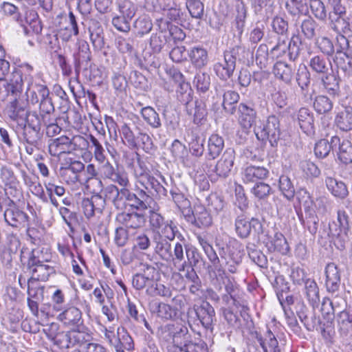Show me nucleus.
I'll return each instance as SVG.
<instances>
[{"label": "nucleus", "instance_id": "44", "mask_svg": "<svg viewBox=\"0 0 352 352\" xmlns=\"http://www.w3.org/2000/svg\"><path fill=\"white\" fill-rule=\"evenodd\" d=\"M140 114L146 123L152 129H156L162 126L160 116L152 107H142Z\"/></svg>", "mask_w": 352, "mask_h": 352}, {"label": "nucleus", "instance_id": "45", "mask_svg": "<svg viewBox=\"0 0 352 352\" xmlns=\"http://www.w3.org/2000/svg\"><path fill=\"white\" fill-rule=\"evenodd\" d=\"M224 147V140L218 134H212L208 141V154L212 160L217 157Z\"/></svg>", "mask_w": 352, "mask_h": 352}, {"label": "nucleus", "instance_id": "26", "mask_svg": "<svg viewBox=\"0 0 352 352\" xmlns=\"http://www.w3.org/2000/svg\"><path fill=\"white\" fill-rule=\"evenodd\" d=\"M58 324L52 323L47 334L49 339L52 340L54 344L60 349H67L71 347V341L69 339V331H57Z\"/></svg>", "mask_w": 352, "mask_h": 352}, {"label": "nucleus", "instance_id": "56", "mask_svg": "<svg viewBox=\"0 0 352 352\" xmlns=\"http://www.w3.org/2000/svg\"><path fill=\"white\" fill-rule=\"evenodd\" d=\"M313 107L317 113L324 114L332 110L333 104L327 96L320 95L315 98Z\"/></svg>", "mask_w": 352, "mask_h": 352}, {"label": "nucleus", "instance_id": "17", "mask_svg": "<svg viewBox=\"0 0 352 352\" xmlns=\"http://www.w3.org/2000/svg\"><path fill=\"white\" fill-rule=\"evenodd\" d=\"M116 221L126 228L138 229L144 226L146 217L144 214L133 212L131 213L120 212L116 215Z\"/></svg>", "mask_w": 352, "mask_h": 352}, {"label": "nucleus", "instance_id": "34", "mask_svg": "<svg viewBox=\"0 0 352 352\" xmlns=\"http://www.w3.org/2000/svg\"><path fill=\"white\" fill-rule=\"evenodd\" d=\"M273 73L276 78L289 85L293 79L294 69L291 65L283 61H278L274 65Z\"/></svg>", "mask_w": 352, "mask_h": 352}, {"label": "nucleus", "instance_id": "43", "mask_svg": "<svg viewBox=\"0 0 352 352\" xmlns=\"http://www.w3.org/2000/svg\"><path fill=\"white\" fill-rule=\"evenodd\" d=\"M149 307L153 313H156L158 317L164 319H171L176 314L170 305L164 302L153 300L150 302Z\"/></svg>", "mask_w": 352, "mask_h": 352}, {"label": "nucleus", "instance_id": "51", "mask_svg": "<svg viewBox=\"0 0 352 352\" xmlns=\"http://www.w3.org/2000/svg\"><path fill=\"white\" fill-rule=\"evenodd\" d=\"M158 234L164 236L165 239L169 241H173L175 236L178 238L182 237V243L185 242V239L183 236L179 233L177 226L173 223L172 221H167L161 228L158 232Z\"/></svg>", "mask_w": 352, "mask_h": 352}, {"label": "nucleus", "instance_id": "42", "mask_svg": "<svg viewBox=\"0 0 352 352\" xmlns=\"http://www.w3.org/2000/svg\"><path fill=\"white\" fill-rule=\"evenodd\" d=\"M335 123L342 131L352 130V107H347L339 112L336 116Z\"/></svg>", "mask_w": 352, "mask_h": 352}, {"label": "nucleus", "instance_id": "58", "mask_svg": "<svg viewBox=\"0 0 352 352\" xmlns=\"http://www.w3.org/2000/svg\"><path fill=\"white\" fill-rule=\"evenodd\" d=\"M285 8L293 16L301 15L307 11L305 0H288L285 3Z\"/></svg>", "mask_w": 352, "mask_h": 352}, {"label": "nucleus", "instance_id": "38", "mask_svg": "<svg viewBox=\"0 0 352 352\" xmlns=\"http://www.w3.org/2000/svg\"><path fill=\"white\" fill-rule=\"evenodd\" d=\"M38 91V95L41 96V100L38 102L40 111L38 116L43 119L45 114H51L54 111V107L52 100L50 97L49 89L40 87Z\"/></svg>", "mask_w": 352, "mask_h": 352}, {"label": "nucleus", "instance_id": "28", "mask_svg": "<svg viewBox=\"0 0 352 352\" xmlns=\"http://www.w3.org/2000/svg\"><path fill=\"white\" fill-rule=\"evenodd\" d=\"M58 319L68 327H78L82 324V312L75 307L64 310L58 316Z\"/></svg>", "mask_w": 352, "mask_h": 352}, {"label": "nucleus", "instance_id": "15", "mask_svg": "<svg viewBox=\"0 0 352 352\" xmlns=\"http://www.w3.org/2000/svg\"><path fill=\"white\" fill-rule=\"evenodd\" d=\"M85 168V164L78 160H72L71 162L60 168L61 175L68 184H75L80 182V175Z\"/></svg>", "mask_w": 352, "mask_h": 352}, {"label": "nucleus", "instance_id": "60", "mask_svg": "<svg viewBox=\"0 0 352 352\" xmlns=\"http://www.w3.org/2000/svg\"><path fill=\"white\" fill-rule=\"evenodd\" d=\"M118 10L126 19L131 20L138 10L137 6L130 0H121L118 3Z\"/></svg>", "mask_w": 352, "mask_h": 352}, {"label": "nucleus", "instance_id": "5", "mask_svg": "<svg viewBox=\"0 0 352 352\" xmlns=\"http://www.w3.org/2000/svg\"><path fill=\"white\" fill-rule=\"evenodd\" d=\"M155 244L154 252L159 257L166 261L172 262L175 266L176 263L183 260V243L177 242L173 247L172 252L171 244L161 235L157 234L153 238Z\"/></svg>", "mask_w": 352, "mask_h": 352}, {"label": "nucleus", "instance_id": "33", "mask_svg": "<svg viewBox=\"0 0 352 352\" xmlns=\"http://www.w3.org/2000/svg\"><path fill=\"white\" fill-rule=\"evenodd\" d=\"M256 339L264 352L279 351L278 340L270 329H267L264 336L256 332Z\"/></svg>", "mask_w": 352, "mask_h": 352}, {"label": "nucleus", "instance_id": "62", "mask_svg": "<svg viewBox=\"0 0 352 352\" xmlns=\"http://www.w3.org/2000/svg\"><path fill=\"white\" fill-rule=\"evenodd\" d=\"M317 26L318 23L316 21L309 16L302 21L300 30L305 38L311 40L316 36Z\"/></svg>", "mask_w": 352, "mask_h": 352}, {"label": "nucleus", "instance_id": "12", "mask_svg": "<svg viewBox=\"0 0 352 352\" xmlns=\"http://www.w3.org/2000/svg\"><path fill=\"white\" fill-rule=\"evenodd\" d=\"M51 258L52 255L48 248L44 247H37L31 252L21 250V262L25 263V260L28 259L26 265L50 263Z\"/></svg>", "mask_w": 352, "mask_h": 352}, {"label": "nucleus", "instance_id": "41", "mask_svg": "<svg viewBox=\"0 0 352 352\" xmlns=\"http://www.w3.org/2000/svg\"><path fill=\"white\" fill-rule=\"evenodd\" d=\"M120 138L123 144L131 149H135L138 147V141L137 135L129 124L124 122L119 128Z\"/></svg>", "mask_w": 352, "mask_h": 352}, {"label": "nucleus", "instance_id": "22", "mask_svg": "<svg viewBox=\"0 0 352 352\" xmlns=\"http://www.w3.org/2000/svg\"><path fill=\"white\" fill-rule=\"evenodd\" d=\"M186 113L192 118L195 124H202L206 120L208 114L206 104L201 100L187 102L186 107Z\"/></svg>", "mask_w": 352, "mask_h": 352}, {"label": "nucleus", "instance_id": "25", "mask_svg": "<svg viewBox=\"0 0 352 352\" xmlns=\"http://www.w3.org/2000/svg\"><path fill=\"white\" fill-rule=\"evenodd\" d=\"M185 140L188 143L189 149L192 155L201 157L203 155L205 141L199 135L195 129H187Z\"/></svg>", "mask_w": 352, "mask_h": 352}, {"label": "nucleus", "instance_id": "36", "mask_svg": "<svg viewBox=\"0 0 352 352\" xmlns=\"http://www.w3.org/2000/svg\"><path fill=\"white\" fill-rule=\"evenodd\" d=\"M235 20L233 23V28L236 29L238 36H241L243 34L245 27V19L247 16V8L245 3L240 0L235 3Z\"/></svg>", "mask_w": 352, "mask_h": 352}, {"label": "nucleus", "instance_id": "6", "mask_svg": "<svg viewBox=\"0 0 352 352\" xmlns=\"http://www.w3.org/2000/svg\"><path fill=\"white\" fill-rule=\"evenodd\" d=\"M245 47L236 45L230 50L224 52L223 60L213 65V69L216 75L222 80L230 78L236 68V60L240 52H243Z\"/></svg>", "mask_w": 352, "mask_h": 352}, {"label": "nucleus", "instance_id": "18", "mask_svg": "<svg viewBox=\"0 0 352 352\" xmlns=\"http://www.w3.org/2000/svg\"><path fill=\"white\" fill-rule=\"evenodd\" d=\"M6 222L13 228H25L28 217L26 213L15 206H10L4 212Z\"/></svg>", "mask_w": 352, "mask_h": 352}, {"label": "nucleus", "instance_id": "1", "mask_svg": "<svg viewBox=\"0 0 352 352\" xmlns=\"http://www.w3.org/2000/svg\"><path fill=\"white\" fill-rule=\"evenodd\" d=\"M6 90L4 94L10 97L9 101L6 107V114L8 118L18 125L26 121L28 115L32 111L27 110L28 105L25 96L21 94V83L19 76H15L13 80H9L6 85Z\"/></svg>", "mask_w": 352, "mask_h": 352}, {"label": "nucleus", "instance_id": "64", "mask_svg": "<svg viewBox=\"0 0 352 352\" xmlns=\"http://www.w3.org/2000/svg\"><path fill=\"white\" fill-rule=\"evenodd\" d=\"M334 148V146L331 144V141L327 140L321 139L318 141L314 146V153L318 158H324L330 153L331 149Z\"/></svg>", "mask_w": 352, "mask_h": 352}, {"label": "nucleus", "instance_id": "24", "mask_svg": "<svg viewBox=\"0 0 352 352\" xmlns=\"http://www.w3.org/2000/svg\"><path fill=\"white\" fill-rule=\"evenodd\" d=\"M196 315L202 325L207 329L212 330L215 320V311L213 307L208 302H204L195 309Z\"/></svg>", "mask_w": 352, "mask_h": 352}, {"label": "nucleus", "instance_id": "23", "mask_svg": "<svg viewBox=\"0 0 352 352\" xmlns=\"http://www.w3.org/2000/svg\"><path fill=\"white\" fill-rule=\"evenodd\" d=\"M81 207L85 216L89 219L96 214H101L104 210V201L98 195H92L91 198H84Z\"/></svg>", "mask_w": 352, "mask_h": 352}, {"label": "nucleus", "instance_id": "57", "mask_svg": "<svg viewBox=\"0 0 352 352\" xmlns=\"http://www.w3.org/2000/svg\"><path fill=\"white\" fill-rule=\"evenodd\" d=\"M322 82L329 94L336 96L340 91L339 80L333 74H324Z\"/></svg>", "mask_w": 352, "mask_h": 352}, {"label": "nucleus", "instance_id": "54", "mask_svg": "<svg viewBox=\"0 0 352 352\" xmlns=\"http://www.w3.org/2000/svg\"><path fill=\"white\" fill-rule=\"evenodd\" d=\"M69 339L71 341V347L75 346L74 349H82L89 341V334L79 330L69 331Z\"/></svg>", "mask_w": 352, "mask_h": 352}, {"label": "nucleus", "instance_id": "4", "mask_svg": "<svg viewBox=\"0 0 352 352\" xmlns=\"http://www.w3.org/2000/svg\"><path fill=\"white\" fill-rule=\"evenodd\" d=\"M88 145L89 141L82 135H74L72 138L62 135L49 141L48 151L52 156L60 157L62 154L85 149Z\"/></svg>", "mask_w": 352, "mask_h": 352}, {"label": "nucleus", "instance_id": "50", "mask_svg": "<svg viewBox=\"0 0 352 352\" xmlns=\"http://www.w3.org/2000/svg\"><path fill=\"white\" fill-rule=\"evenodd\" d=\"M331 66V62L320 55L313 56L309 60V67L318 74H327Z\"/></svg>", "mask_w": 352, "mask_h": 352}, {"label": "nucleus", "instance_id": "59", "mask_svg": "<svg viewBox=\"0 0 352 352\" xmlns=\"http://www.w3.org/2000/svg\"><path fill=\"white\" fill-rule=\"evenodd\" d=\"M78 27L74 14L70 12L68 16V25L65 29L60 30L64 40L68 41L72 36L78 34Z\"/></svg>", "mask_w": 352, "mask_h": 352}, {"label": "nucleus", "instance_id": "48", "mask_svg": "<svg viewBox=\"0 0 352 352\" xmlns=\"http://www.w3.org/2000/svg\"><path fill=\"white\" fill-rule=\"evenodd\" d=\"M188 56L192 65L196 67H203L208 62V53L207 51L200 47H192L189 53Z\"/></svg>", "mask_w": 352, "mask_h": 352}, {"label": "nucleus", "instance_id": "9", "mask_svg": "<svg viewBox=\"0 0 352 352\" xmlns=\"http://www.w3.org/2000/svg\"><path fill=\"white\" fill-rule=\"evenodd\" d=\"M98 163L100 164L99 172L103 179H109L120 186H129V180L126 172L119 170L118 167H114L106 158L104 162Z\"/></svg>", "mask_w": 352, "mask_h": 352}, {"label": "nucleus", "instance_id": "46", "mask_svg": "<svg viewBox=\"0 0 352 352\" xmlns=\"http://www.w3.org/2000/svg\"><path fill=\"white\" fill-rule=\"evenodd\" d=\"M330 28L337 34H347L352 32V21L349 18L343 17V15H338L334 20L329 22Z\"/></svg>", "mask_w": 352, "mask_h": 352}, {"label": "nucleus", "instance_id": "37", "mask_svg": "<svg viewBox=\"0 0 352 352\" xmlns=\"http://www.w3.org/2000/svg\"><path fill=\"white\" fill-rule=\"evenodd\" d=\"M1 9L4 15L11 17L23 28V32L25 35L30 34V30L23 24V19L18 7L12 3L4 2L1 6Z\"/></svg>", "mask_w": 352, "mask_h": 352}, {"label": "nucleus", "instance_id": "21", "mask_svg": "<svg viewBox=\"0 0 352 352\" xmlns=\"http://www.w3.org/2000/svg\"><path fill=\"white\" fill-rule=\"evenodd\" d=\"M325 287L328 292H337L340 285V272L338 266L333 263H328L324 270Z\"/></svg>", "mask_w": 352, "mask_h": 352}, {"label": "nucleus", "instance_id": "55", "mask_svg": "<svg viewBox=\"0 0 352 352\" xmlns=\"http://www.w3.org/2000/svg\"><path fill=\"white\" fill-rule=\"evenodd\" d=\"M349 230H342L336 228L333 230L330 228V232L332 236L333 244L340 250H343L346 248L349 236Z\"/></svg>", "mask_w": 352, "mask_h": 352}, {"label": "nucleus", "instance_id": "13", "mask_svg": "<svg viewBox=\"0 0 352 352\" xmlns=\"http://www.w3.org/2000/svg\"><path fill=\"white\" fill-rule=\"evenodd\" d=\"M27 271L30 276L28 278V286H32L36 280L46 281L50 276L55 273L54 267L48 263L26 265Z\"/></svg>", "mask_w": 352, "mask_h": 352}, {"label": "nucleus", "instance_id": "8", "mask_svg": "<svg viewBox=\"0 0 352 352\" xmlns=\"http://www.w3.org/2000/svg\"><path fill=\"white\" fill-rule=\"evenodd\" d=\"M78 49L74 54V69L77 74L80 72L88 73V69L91 68L92 64L91 63V51L88 43L85 41H79L77 43Z\"/></svg>", "mask_w": 352, "mask_h": 352}, {"label": "nucleus", "instance_id": "32", "mask_svg": "<svg viewBox=\"0 0 352 352\" xmlns=\"http://www.w3.org/2000/svg\"><path fill=\"white\" fill-rule=\"evenodd\" d=\"M269 171L263 166H248L242 171V179L245 183L256 182L264 179L268 175Z\"/></svg>", "mask_w": 352, "mask_h": 352}, {"label": "nucleus", "instance_id": "35", "mask_svg": "<svg viewBox=\"0 0 352 352\" xmlns=\"http://www.w3.org/2000/svg\"><path fill=\"white\" fill-rule=\"evenodd\" d=\"M226 250L231 261L236 264L241 263L244 255L243 245L241 243L236 239L231 238L226 244Z\"/></svg>", "mask_w": 352, "mask_h": 352}, {"label": "nucleus", "instance_id": "61", "mask_svg": "<svg viewBox=\"0 0 352 352\" xmlns=\"http://www.w3.org/2000/svg\"><path fill=\"white\" fill-rule=\"evenodd\" d=\"M134 28L140 36L149 33L153 28L152 21L148 16H141L134 22Z\"/></svg>", "mask_w": 352, "mask_h": 352}, {"label": "nucleus", "instance_id": "63", "mask_svg": "<svg viewBox=\"0 0 352 352\" xmlns=\"http://www.w3.org/2000/svg\"><path fill=\"white\" fill-rule=\"evenodd\" d=\"M279 189L283 195L288 199L291 200L295 195L294 187L290 179L286 175H282L279 178Z\"/></svg>", "mask_w": 352, "mask_h": 352}, {"label": "nucleus", "instance_id": "2", "mask_svg": "<svg viewBox=\"0 0 352 352\" xmlns=\"http://www.w3.org/2000/svg\"><path fill=\"white\" fill-rule=\"evenodd\" d=\"M33 67L29 64H24L19 69H14L9 76V80H13L15 76H19L21 83V94L25 96V98L30 104L35 105L41 100V96L38 95V89L43 87L48 89L46 85L41 84H33L34 78L31 73Z\"/></svg>", "mask_w": 352, "mask_h": 352}, {"label": "nucleus", "instance_id": "7", "mask_svg": "<svg viewBox=\"0 0 352 352\" xmlns=\"http://www.w3.org/2000/svg\"><path fill=\"white\" fill-rule=\"evenodd\" d=\"M279 125V120L276 116H269L265 124L254 128L256 138L261 141L268 140L272 146H276L280 136Z\"/></svg>", "mask_w": 352, "mask_h": 352}, {"label": "nucleus", "instance_id": "27", "mask_svg": "<svg viewBox=\"0 0 352 352\" xmlns=\"http://www.w3.org/2000/svg\"><path fill=\"white\" fill-rule=\"evenodd\" d=\"M186 216L188 221L199 228L208 227L212 224V217L206 208L201 206L195 208L192 212V216L188 214Z\"/></svg>", "mask_w": 352, "mask_h": 352}, {"label": "nucleus", "instance_id": "16", "mask_svg": "<svg viewBox=\"0 0 352 352\" xmlns=\"http://www.w3.org/2000/svg\"><path fill=\"white\" fill-rule=\"evenodd\" d=\"M156 268L146 265L143 274H136L133 276L132 285L137 290H142L148 287H153L155 284V276L157 274Z\"/></svg>", "mask_w": 352, "mask_h": 352}, {"label": "nucleus", "instance_id": "11", "mask_svg": "<svg viewBox=\"0 0 352 352\" xmlns=\"http://www.w3.org/2000/svg\"><path fill=\"white\" fill-rule=\"evenodd\" d=\"M137 183L152 195L166 196L167 190L150 173L143 172L136 175Z\"/></svg>", "mask_w": 352, "mask_h": 352}, {"label": "nucleus", "instance_id": "31", "mask_svg": "<svg viewBox=\"0 0 352 352\" xmlns=\"http://www.w3.org/2000/svg\"><path fill=\"white\" fill-rule=\"evenodd\" d=\"M23 11L24 12L23 24L30 30L28 35H30L31 33L40 34L42 31V26L37 12L34 10L26 7L23 8Z\"/></svg>", "mask_w": 352, "mask_h": 352}, {"label": "nucleus", "instance_id": "47", "mask_svg": "<svg viewBox=\"0 0 352 352\" xmlns=\"http://www.w3.org/2000/svg\"><path fill=\"white\" fill-rule=\"evenodd\" d=\"M268 249L270 252H278L285 255L288 253L289 247L284 235L280 232H276L270 242Z\"/></svg>", "mask_w": 352, "mask_h": 352}, {"label": "nucleus", "instance_id": "10", "mask_svg": "<svg viewBox=\"0 0 352 352\" xmlns=\"http://www.w3.org/2000/svg\"><path fill=\"white\" fill-rule=\"evenodd\" d=\"M183 243V260L176 263L175 267L179 272H185L189 267H197L202 257L198 250L192 245Z\"/></svg>", "mask_w": 352, "mask_h": 352}, {"label": "nucleus", "instance_id": "14", "mask_svg": "<svg viewBox=\"0 0 352 352\" xmlns=\"http://www.w3.org/2000/svg\"><path fill=\"white\" fill-rule=\"evenodd\" d=\"M235 153L234 150L227 149L217 161L213 171L218 177L225 179L228 177L234 165Z\"/></svg>", "mask_w": 352, "mask_h": 352}, {"label": "nucleus", "instance_id": "3", "mask_svg": "<svg viewBox=\"0 0 352 352\" xmlns=\"http://www.w3.org/2000/svg\"><path fill=\"white\" fill-rule=\"evenodd\" d=\"M23 129L22 142L26 144L25 151L32 155L35 148H38L43 134L41 129V118L36 111L28 115L26 121L19 125Z\"/></svg>", "mask_w": 352, "mask_h": 352}, {"label": "nucleus", "instance_id": "20", "mask_svg": "<svg viewBox=\"0 0 352 352\" xmlns=\"http://www.w3.org/2000/svg\"><path fill=\"white\" fill-rule=\"evenodd\" d=\"M238 122L244 130H249L256 122V112L255 109L247 104L241 102L237 108Z\"/></svg>", "mask_w": 352, "mask_h": 352}, {"label": "nucleus", "instance_id": "52", "mask_svg": "<svg viewBox=\"0 0 352 352\" xmlns=\"http://www.w3.org/2000/svg\"><path fill=\"white\" fill-rule=\"evenodd\" d=\"M184 277L186 280L190 283L189 291L192 294L199 295V292L201 289V282L193 268L186 269Z\"/></svg>", "mask_w": 352, "mask_h": 352}, {"label": "nucleus", "instance_id": "40", "mask_svg": "<svg viewBox=\"0 0 352 352\" xmlns=\"http://www.w3.org/2000/svg\"><path fill=\"white\" fill-rule=\"evenodd\" d=\"M304 293L309 304L314 308L320 302L319 288L313 279L307 278L305 281Z\"/></svg>", "mask_w": 352, "mask_h": 352}, {"label": "nucleus", "instance_id": "53", "mask_svg": "<svg viewBox=\"0 0 352 352\" xmlns=\"http://www.w3.org/2000/svg\"><path fill=\"white\" fill-rule=\"evenodd\" d=\"M239 94L236 91L229 90L224 92L222 102L224 110L230 114H234L236 111L234 104L239 102Z\"/></svg>", "mask_w": 352, "mask_h": 352}, {"label": "nucleus", "instance_id": "29", "mask_svg": "<svg viewBox=\"0 0 352 352\" xmlns=\"http://www.w3.org/2000/svg\"><path fill=\"white\" fill-rule=\"evenodd\" d=\"M167 329L173 334L170 344L167 346L168 351L172 352L170 349L175 351V348L182 349L184 344H186L187 328L175 326L167 328Z\"/></svg>", "mask_w": 352, "mask_h": 352}, {"label": "nucleus", "instance_id": "19", "mask_svg": "<svg viewBox=\"0 0 352 352\" xmlns=\"http://www.w3.org/2000/svg\"><path fill=\"white\" fill-rule=\"evenodd\" d=\"M331 144L334 148L338 146L336 151L338 159L343 164H348L352 163V144L349 140H344L340 142L338 136L334 135L331 138Z\"/></svg>", "mask_w": 352, "mask_h": 352}, {"label": "nucleus", "instance_id": "30", "mask_svg": "<svg viewBox=\"0 0 352 352\" xmlns=\"http://www.w3.org/2000/svg\"><path fill=\"white\" fill-rule=\"evenodd\" d=\"M298 124L302 131L308 135L315 133L314 115L307 108H300L297 113Z\"/></svg>", "mask_w": 352, "mask_h": 352}, {"label": "nucleus", "instance_id": "39", "mask_svg": "<svg viewBox=\"0 0 352 352\" xmlns=\"http://www.w3.org/2000/svg\"><path fill=\"white\" fill-rule=\"evenodd\" d=\"M327 189L336 197L344 199L348 195V190L345 184L336 179L327 176L325 179Z\"/></svg>", "mask_w": 352, "mask_h": 352}, {"label": "nucleus", "instance_id": "49", "mask_svg": "<svg viewBox=\"0 0 352 352\" xmlns=\"http://www.w3.org/2000/svg\"><path fill=\"white\" fill-rule=\"evenodd\" d=\"M252 226L249 219L243 213L237 216L235 219V231L241 239L247 238L251 232Z\"/></svg>", "mask_w": 352, "mask_h": 352}]
</instances>
